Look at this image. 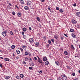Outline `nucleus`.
Segmentation results:
<instances>
[{
  "label": "nucleus",
  "instance_id": "25",
  "mask_svg": "<svg viewBox=\"0 0 80 80\" xmlns=\"http://www.w3.org/2000/svg\"><path fill=\"white\" fill-rule=\"evenodd\" d=\"M36 19L38 22H40V18L39 17H37Z\"/></svg>",
  "mask_w": 80,
  "mask_h": 80
},
{
  "label": "nucleus",
  "instance_id": "14",
  "mask_svg": "<svg viewBox=\"0 0 80 80\" xmlns=\"http://www.w3.org/2000/svg\"><path fill=\"white\" fill-rule=\"evenodd\" d=\"M55 63L57 65H58V66H59V65H60V63H59V62L58 61L55 62Z\"/></svg>",
  "mask_w": 80,
  "mask_h": 80
},
{
  "label": "nucleus",
  "instance_id": "23",
  "mask_svg": "<svg viewBox=\"0 0 80 80\" xmlns=\"http://www.w3.org/2000/svg\"><path fill=\"white\" fill-rule=\"evenodd\" d=\"M59 12H60V13H63V10L60 9L59 10Z\"/></svg>",
  "mask_w": 80,
  "mask_h": 80
},
{
  "label": "nucleus",
  "instance_id": "12",
  "mask_svg": "<svg viewBox=\"0 0 80 80\" xmlns=\"http://www.w3.org/2000/svg\"><path fill=\"white\" fill-rule=\"evenodd\" d=\"M24 8L26 10H28L29 8H28V6H25L24 7Z\"/></svg>",
  "mask_w": 80,
  "mask_h": 80
},
{
  "label": "nucleus",
  "instance_id": "6",
  "mask_svg": "<svg viewBox=\"0 0 80 80\" xmlns=\"http://www.w3.org/2000/svg\"><path fill=\"white\" fill-rule=\"evenodd\" d=\"M29 42H30V43H33L34 42V40H33V38H30V39H29Z\"/></svg>",
  "mask_w": 80,
  "mask_h": 80
},
{
  "label": "nucleus",
  "instance_id": "58",
  "mask_svg": "<svg viewBox=\"0 0 80 80\" xmlns=\"http://www.w3.org/2000/svg\"><path fill=\"white\" fill-rule=\"evenodd\" d=\"M26 46H25L24 45H22V47H23V48H25L26 47Z\"/></svg>",
  "mask_w": 80,
  "mask_h": 80
},
{
  "label": "nucleus",
  "instance_id": "35",
  "mask_svg": "<svg viewBox=\"0 0 80 80\" xmlns=\"http://www.w3.org/2000/svg\"><path fill=\"white\" fill-rule=\"evenodd\" d=\"M51 40L52 43H54L55 42V40L53 39H51Z\"/></svg>",
  "mask_w": 80,
  "mask_h": 80
},
{
  "label": "nucleus",
  "instance_id": "36",
  "mask_svg": "<svg viewBox=\"0 0 80 80\" xmlns=\"http://www.w3.org/2000/svg\"><path fill=\"white\" fill-rule=\"evenodd\" d=\"M4 60H5V61H9V59L8 58H4Z\"/></svg>",
  "mask_w": 80,
  "mask_h": 80
},
{
  "label": "nucleus",
  "instance_id": "7",
  "mask_svg": "<svg viewBox=\"0 0 80 80\" xmlns=\"http://www.w3.org/2000/svg\"><path fill=\"white\" fill-rule=\"evenodd\" d=\"M17 15L18 17H20L22 16V12H18L17 13Z\"/></svg>",
  "mask_w": 80,
  "mask_h": 80
},
{
  "label": "nucleus",
  "instance_id": "37",
  "mask_svg": "<svg viewBox=\"0 0 80 80\" xmlns=\"http://www.w3.org/2000/svg\"><path fill=\"white\" fill-rule=\"evenodd\" d=\"M10 33L11 35H13V33L12 31H10Z\"/></svg>",
  "mask_w": 80,
  "mask_h": 80
},
{
  "label": "nucleus",
  "instance_id": "30",
  "mask_svg": "<svg viewBox=\"0 0 80 80\" xmlns=\"http://www.w3.org/2000/svg\"><path fill=\"white\" fill-rule=\"evenodd\" d=\"M23 32H26V31H27V28H23Z\"/></svg>",
  "mask_w": 80,
  "mask_h": 80
},
{
  "label": "nucleus",
  "instance_id": "44",
  "mask_svg": "<svg viewBox=\"0 0 80 80\" xmlns=\"http://www.w3.org/2000/svg\"><path fill=\"white\" fill-rule=\"evenodd\" d=\"M48 10H49V11H50V12H52V11H51V9H50V8L49 7L48 8Z\"/></svg>",
  "mask_w": 80,
  "mask_h": 80
},
{
  "label": "nucleus",
  "instance_id": "54",
  "mask_svg": "<svg viewBox=\"0 0 80 80\" xmlns=\"http://www.w3.org/2000/svg\"><path fill=\"white\" fill-rule=\"evenodd\" d=\"M29 29L30 30H32V28H31V27H29Z\"/></svg>",
  "mask_w": 80,
  "mask_h": 80
},
{
  "label": "nucleus",
  "instance_id": "45",
  "mask_svg": "<svg viewBox=\"0 0 80 80\" xmlns=\"http://www.w3.org/2000/svg\"><path fill=\"white\" fill-rule=\"evenodd\" d=\"M29 60L30 62H32V58H29Z\"/></svg>",
  "mask_w": 80,
  "mask_h": 80
},
{
  "label": "nucleus",
  "instance_id": "27",
  "mask_svg": "<svg viewBox=\"0 0 80 80\" xmlns=\"http://www.w3.org/2000/svg\"><path fill=\"white\" fill-rule=\"evenodd\" d=\"M25 54L26 55H28L29 54V52L27 51H26L25 52Z\"/></svg>",
  "mask_w": 80,
  "mask_h": 80
},
{
  "label": "nucleus",
  "instance_id": "39",
  "mask_svg": "<svg viewBox=\"0 0 80 80\" xmlns=\"http://www.w3.org/2000/svg\"><path fill=\"white\" fill-rule=\"evenodd\" d=\"M24 60L25 61H28V58H26Z\"/></svg>",
  "mask_w": 80,
  "mask_h": 80
},
{
  "label": "nucleus",
  "instance_id": "53",
  "mask_svg": "<svg viewBox=\"0 0 80 80\" xmlns=\"http://www.w3.org/2000/svg\"><path fill=\"white\" fill-rule=\"evenodd\" d=\"M41 63L42 65H43V63H44V62H42V61L41 62V63Z\"/></svg>",
  "mask_w": 80,
  "mask_h": 80
},
{
  "label": "nucleus",
  "instance_id": "2",
  "mask_svg": "<svg viewBox=\"0 0 80 80\" xmlns=\"http://www.w3.org/2000/svg\"><path fill=\"white\" fill-rule=\"evenodd\" d=\"M40 45V43L38 42H36L34 46L35 47H39Z\"/></svg>",
  "mask_w": 80,
  "mask_h": 80
},
{
  "label": "nucleus",
  "instance_id": "10",
  "mask_svg": "<svg viewBox=\"0 0 80 80\" xmlns=\"http://www.w3.org/2000/svg\"><path fill=\"white\" fill-rule=\"evenodd\" d=\"M26 3L28 5H30V3H31V1H27Z\"/></svg>",
  "mask_w": 80,
  "mask_h": 80
},
{
  "label": "nucleus",
  "instance_id": "63",
  "mask_svg": "<svg viewBox=\"0 0 80 80\" xmlns=\"http://www.w3.org/2000/svg\"><path fill=\"white\" fill-rule=\"evenodd\" d=\"M76 43H78L79 42H78V40H77V41H76Z\"/></svg>",
  "mask_w": 80,
  "mask_h": 80
},
{
  "label": "nucleus",
  "instance_id": "60",
  "mask_svg": "<svg viewBox=\"0 0 80 80\" xmlns=\"http://www.w3.org/2000/svg\"><path fill=\"white\" fill-rule=\"evenodd\" d=\"M16 59L17 60V59H18L19 57L18 56L17 57H16Z\"/></svg>",
  "mask_w": 80,
  "mask_h": 80
},
{
  "label": "nucleus",
  "instance_id": "40",
  "mask_svg": "<svg viewBox=\"0 0 80 80\" xmlns=\"http://www.w3.org/2000/svg\"><path fill=\"white\" fill-rule=\"evenodd\" d=\"M65 75H64V74H62V75H61V77L62 78H63L65 77Z\"/></svg>",
  "mask_w": 80,
  "mask_h": 80
},
{
  "label": "nucleus",
  "instance_id": "38",
  "mask_svg": "<svg viewBox=\"0 0 80 80\" xmlns=\"http://www.w3.org/2000/svg\"><path fill=\"white\" fill-rule=\"evenodd\" d=\"M64 39V38H63V37H60V39L61 40H63Z\"/></svg>",
  "mask_w": 80,
  "mask_h": 80
},
{
  "label": "nucleus",
  "instance_id": "52",
  "mask_svg": "<svg viewBox=\"0 0 80 80\" xmlns=\"http://www.w3.org/2000/svg\"><path fill=\"white\" fill-rule=\"evenodd\" d=\"M20 50H21V52H23V49L22 48H20Z\"/></svg>",
  "mask_w": 80,
  "mask_h": 80
},
{
  "label": "nucleus",
  "instance_id": "16",
  "mask_svg": "<svg viewBox=\"0 0 80 80\" xmlns=\"http://www.w3.org/2000/svg\"><path fill=\"white\" fill-rule=\"evenodd\" d=\"M57 80H63V78L61 77H58L57 78Z\"/></svg>",
  "mask_w": 80,
  "mask_h": 80
},
{
  "label": "nucleus",
  "instance_id": "29",
  "mask_svg": "<svg viewBox=\"0 0 80 80\" xmlns=\"http://www.w3.org/2000/svg\"><path fill=\"white\" fill-rule=\"evenodd\" d=\"M38 72L39 73H42V72H43V71H42V70L40 69L39 71Z\"/></svg>",
  "mask_w": 80,
  "mask_h": 80
},
{
  "label": "nucleus",
  "instance_id": "5",
  "mask_svg": "<svg viewBox=\"0 0 80 80\" xmlns=\"http://www.w3.org/2000/svg\"><path fill=\"white\" fill-rule=\"evenodd\" d=\"M37 57L38 58V62H39V63H42V59H40V58L38 56Z\"/></svg>",
  "mask_w": 80,
  "mask_h": 80
},
{
  "label": "nucleus",
  "instance_id": "31",
  "mask_svg": "<svg viewBox=\"0 0 80 80\" xmlns=\"http://www.w3.org/2000/svg\"><path fill=\"white\" fill-rule=\"evenodd\" d=\"M15 48V45H12L11 46V48H12V49H14Z\"/></svg>",
  "mask_w": 80,
  "mask_h": 80
},
{
  "label": "nucleus",
  "instance_id": "59",
  "mask_svg": "<svg viewBox=\"0 0 80 80\" xmlns=\"http://www.w3.org/2000/svg\"><path fill=\"white\" fill-rule=\"evenodd\" d=\"M8 4H9V5H10V6H12V4L10 3V2H9Z\"/></svg>",
  "mask_w": 80,
  "mask_h": 80
},
{
  "label": "nucleus",
  "instance_id": "13",
  "mask_svg": "<svg viewBox=\"0 0 80 80\" xmlns=\"http://www.w3.org/2000/svg\"><path fill=\"white\" fill-rule=\"evenodd\" d=\"M71 48L73 50H74L75 49V48H74V47H73V45H71Z\"/></svg>",
  "mask_w": 80,
  "mask_h": 80
},
{
  "label": "nucleus",
  "instance_id": "15",
  "mask_svg": "<svg viewBox=\"0 0 80 80\" xmlns=\"http://www.w3.org/2000/svg\"><path fill=\"white\" fill-rule=\"evenodd\" d=\"M77 27L80 29V24H77Z\"/></svg>",
  "mask_w": 80,
  "mask_h": 80
},
{
  "label": "nucleus",
  "instance_id": "57",
  "mask_svg": "<svg viewBox=\"0 0 80 80\" xmlns=\"http://www.w3.org/2000/svg\"><path fill=\"white\" fill-rule=\"evenodd\" d=\"M34 64L33 63H32L31 64V65H32V67H33V66H34Z\"/></svg>",
  "mask_w": 80,
  "mask_h": 80
},
{
  "label": "nucleus",
  "instance_id": "49",
  "mask_svg": "<svg viewBox=\"0 0 80 80\" xmlns=\"http://www.w3.org/2000/svg\"><path fill=\"white\" fill-rule=\"evenodd\" d=\"M0 67L1 68H3V66H2V64L0 63Z\"/></svg>",
  "mask_w": 80,
  "mask_h": 80
},
{
  "label": "nucleus",
  "instance_id": "18",
  "mask_svg": "<svg viewBox=\"0 0 80 80\" xmlns=\"http://www.w3.org/2000/svg\"><path fill=\"white\" fill-rule=\"evenodd\" d=\"M22 63L23 64H24V66H27V63L25 61H23Z\"/></svg>",
  "mask_w": 80,
  "mask_h": 80
},
{
  "label": "nucleus",
  "instance_id": "48",
  "mask_svg": "<svg viewBox=\"0 0 80 80\" xmlns=\"http://www.w3.org/2000/svg\"><path fill=\"white\" fill-rule=\"evenodd\" d=\"M75 73L73 72L72 73V76H75Z\"/></svg>",
  "mask_w": 80,
  "mask_h": 80
},
{
  "label": "nucleus",
  "instance_id": "62",
  "mask_svg": "<svg viewBox=\"0 0 80 80\" xmlns=\"http://www.w3.org/2000/svg\"><path fill=\"white\" fill-rule=\"evenodd\" d=\"M22 35H24V32H22Z\"/></svg>",
  "mask_w": 80,
  "mask_h": 80
},
{
  "label": "nucleus",
  "instance_id": "21",
  "mask_svg": "<svg viewBox=\"0 0 80 80\" xmlns=\"http://www.w3.org/2000/svg\"><path fill=\"white\" fill-rule=\"evenodd\" d=\"M54 38H55L56 39H57V38H58V36L57 35H54Z\"/></svg>",
  "mask_w": 80,
  "mask_h": 80
},
{
  "label": "nucleus",
  "instance_id": "56",
  "mask_svg": "<svg viewBox=\"0 0 80 80\" xmlns=\"http://www.w3.org/2000/svg\"><path fill=\"white\" fill-rule=\"evenodd\" d=\"M74 80H78V78H75Z\"/></svg>",
  "mask_w": 80,
  "mask_h": 80
},
{
  "label": "nucleus",
  "instance_id": "22",
  "mask_svg": "<svg viewBox=\"0 0 80 80\" xmlns=\"http://www.w3.org/2000/svg\"><path fill=\"white\" fill-rule=\"evenodd\" d=\"M64 53L66 55H68V52L67 51H65L64 52Z\"/></svg>",
  "mask_w": 80,
  "mask_h": 80
},
{
  "label": "nucleus",
  "instance_id": "11",
  "mask_svg": "<svg viewBox=\"0 0 80 80\" xmlns=\"http://www.w3.org/2000/svg\"><path fill=\"white\" fill-rule=\"evenodd\" d=\"M10 77L9 76H5V79H6V80H8V79H9V78H10Z\"/></svg>",
  "mask_w": 80,
  "mask_h": 80
},
{
  "label": "nucleus",
  "instance_id": "50",
  "mask_svg": "<svg viewBox=\"0 0 80 80\" xmlns=\"http://www.w3.org/2000/svg\"><path fill=\"white\" fill-rule=\"evenodd\" d=\"M12 15H15V12H12Z\"/></svg>",
  "mask_w": 80,
  "mask_h": 80
},
{
  "label": "nucleus",
  "instance_id": "4",
  "mask_svg": "<svg viewBox=\"0 0 80 80\" xmlns=\"http://www.w3.org/2000/svg\"><path fill=\"white\" fill-rule=\"evenodd\" d=\"M71 36L73 38H76V35H75V32H72L71 33Z\"/></svg>",
  "mask_w": 80,
  "mask_h": 80
},
{
  "label": "nucleus",
  "instance_id": "24",
  "mask_svg": "<svg viewBox=\"0 0 80 80\" xmlns=\"http://www.w3.org/2000/svg\"><path fill=\"white\" fill-rule=\"evenodd\" d=\"M70 32H74V29H73L71 28L70 30Z\"/></svg>",
  "mask_w": 80,
  "mask_h": 80
},
{
  "label": "nucleus",
  "instance_id": "34",
  "mask_svg": "<svg viewBox=\"0 0 80 80\" xmlns=\"http://www.w3.org/2000/svg\"><path fill=\"white\" fill-rule=\"evenodd\" d=\"M34 62H36V60H37V58L36 57H35L34 58Z\"/></svg>",
  "mask_w": 80,
  "mask_h": 80
},
{
  "label": "nucleus",
  "instance_id": "47",
  "mask_svg": "<svg viewBox=\"0 0 80 80\" xmlns=\"http://www.w3.org/2000/svg\"><path fill=\"white\" fill-rule=\"evenodd\" d=\"M73 5L74 7H76V6L77 5V4L76 3H75Z\"/></svg>",
  "mask_w": 80,
  "mask_h": 80
},
{
  "label": "nucleus",
  "instance_id": "19",
  "mask_svg": "<svg viewBox=\"0 0 80 80\" xmlns=\"http://www.w3.org/2000/svg\"><path fill=\"white\" fill-rule=\"evenodd\" d=\"M45 64L46 65H48L49 64V62L48 61H46L45 62Z\"/></svg>",
  "mask_w": 80,
  "mask_h": 80
},
{
  "label": "nucleus",
  "instance_id": "20",
  "mask_svg": "<svg viewBox=\"0 0 80 80\" xmlns=\"http://www.w3.org/2000/svg\"><path fill=\"white\" fill-rule=\"evenodd\" d=\"M62 79H63V80H67V77L66 76H65Z\"/></svg>",
  "mask_w": 80,
  "mask_h": 80
},
{
  "label": "nucleus",
  "instance_id": "32",
  "mask_svg": "<svg viewBox=\"0 0 80 80\" xmlns=\"http://www.w3.org/2000/svg\"><path fill=\"white\" fill-rule=\"evenodd\" d=\"M48 43H49V44H51L52 42H51V40H48Z\"/></svg>",
  "mask_w": 80,
  "mask_h": 80
},
{
  "label": "nucleus",
  "instance_id": "8",
  "mask_svg": "<svg viewBox=\"0 0 80 80\" xmlns=\"http://www.w3.org/2000/svg\"><path fill=\"white\" fill-rule=\"evenodd\" d=\"M20 3L21 4H24V1L23 0H19Z\"/></svg>",
  "mask_w": 80,
  "mask_h": 80
},
{
  "label": "nucleus",
  "instance_id": "64",
  "mask_svg": "<svg viewBox=\"0 0 80 80\" xmlns=\"http://www.w3.org/2000/svg\"><path fill=\"white\" fill-rule=\"evenodd\" d=\"M12 56H13V57H15V54L14 53L12 54Z\"/></svg>",
  "mask_w": 80,
  "mask_h": 80
},
{
  "label": "nucleus",
  "instance_id": "3",
  "mask_svg": "<svg viewBox=\"0 0 80 80\" xmlns=\"http://www.w3.org/2000/svg\"><path fill=\"white\" fill-rule=\"evenodd\" d=\"M71 22L72 23V24L75 25V24L77 23V21L75 20V19H74L71 21Z\"/></svg>",
  "mask_w": 80,
  "mask_h": 80
},
{
  "label": "nucleus",
  "instance_id": "42",
  "mask_svg": "<svg viewBox=\"0 0 80 80\" xmlns=\"http://www.w3.org/2000/svg\"><path fill=\"white\" fill-rule=\"evenodd\" d=\"M43 40H47V38H46V37H43Z\"/></svg>",
  "mask_w": 80,
  "mask_h": 80
},
{
  "label": "nucleus",
  "instance_id": "33",
  "mask_svg": "<svg viewBox=\"0 0 80 80\" xmlns=\"http://www.w3.org/2000/svg\"><path fill=\"white\" fill-rule=\"evenodd\" d=\"M16 78H17L18 80H20V76H19L17 75V76H16Z\"/></svg>",
  "mask_w": 80,
  "mask_h": 80
},
{
  "label": "nucleus",
  "instance_id": "51",
  "mask_svg": "<svg viewBox=\"0 0 80 80\" xmlns=\"http://www.w3.org/2000/svg\"><path fill=\"white\" fill-rule=\"evenodd\" d=\"M15 7H17V8H18V9H19V8H18V6H17V5H16L15 6Z\"/></svg>",
  "mask_w": 80,
  "mask_h": 80
},
{
  "label": "nucleus",
  "instance_id": "1",
  "mask_svg": "<svg viewBox=\"0 0 80 80\" xmlns=\"http://www.w3.org/2000/svg\"><path fill=\"white\" fill-rule=\"evenodd\" d=\"M7 33H8L7 31H6L4 32H2V35H3V37H5L6 36H7Z\"/></svg>",
  "mask_w": 80,
  "mask_h": 80
},
{
  "label": "nucleus",
  "instance_id": "28",
  "mask_svg": "<svg viewBox=\"0 0 80 80\" xmlns=\"http://www.w3.org/2000/svg\"><path fill=\"white\" fill-rule=\"evenodd\" d=\"M20 77H21V78H23V77H24V75L23 74H20Z\"/></svg>",
  "mask_w": 80,
  "mask_h": 80
},
{
  "label": "nucleus",
  "instance_id": "55",
  "mask_svg": "<svg viewBox=\"0 0 80 80\" xmlns=\"http://www.w3.org/2000/svg\"><path fill=\"white\" fill-rule=\"evenodd\" d=\"M67 68H68V69H70V67H69V66H67Z\"/></svg>",
  "mask_w": 80,
  "mask_h": 80
},
{
  "label": "nucleus",
  "instance_id": "61",
  "mask_svg": "<svg viewBox=\"0 0 80 80\" xmlns=\"http://www.w3.org/2000/svg\"><path fill=\"white\" fill-rule=\"evenodd\" d=\"M0 58H1V59H3V58L2 57H0Z\"/></svg>",
  "mask_w": 80,
  "mask_h": 80
},
{
  "label": "nucleus",
  "instance_id": "9",
  "mask_svg": "<svg viewBox=\"0 0 80 80\" xmlns=\"http://www.w3.org/2000/svg\"><path fill=\"white\" fill-rule=\"evenodd\" d=\"M76 15L77 17H80V12H78L76 13Z\"/></svg>",
  "mask_w": 80,
  "mask_h": 80
},
{
  "label": "nucleus",
  "instance_id": "26",
  "mask_svg": "<svg viewBox=\"0 0 80 80\" xmlns=\"http://www.w3.org/2000/svg\"><path fill=\"white\" fill-rule=\"evenodd\" d=\"M16 52H17V53L18 54H20V51H19V50H16Z\"/></svg>",
  "mask_w": 80,
  "mask_h": 80
},
{
  "label": "nucleus",
  "instance_id": "17",
  "mask_svg": "<svg viewBox=\"0 0 80 80\" xmlns=\"http://www.w3.org/2000/svg\"><path fill=\"white\" fill-rule=\"evenodd\" d=\"M43 60L44 61H47V58L46 57H44L43 58Z\"/></svg>",
  "mask_w": 80,
  "mask_h": 80
},
{
  "label": "nucleus",
  "instance_id": "41",
  "mask_svg": "<svg viewBox=\"0 0 80 80\" xmlns=\"http://www.w3.org/2000/svg\"><path fill=\"white\" fill-rule=\"evenodd\" d=\"M63 35H64V36H65V37H66L68 38V36L67 35V34H65V33H63Z\"/></svg>",
  "mask_w": 80,
  "mask_h": 80
},
{
  "label": "nucleus",
  "instance_id": "43",
  "mask_svg": "<svg viewBox=\"0 0 80 80\" xmlns=\"http://www.w3.org/2000/svg\"><path fill=\"white\" fill-rule=\"evenodd\" d=\"M56 10H59V8L58 7H56Z\"/></svg>",
  "mask_w": 80,
  "mask_h": 80
},
{
  "label": "nucleus",
  "instance_id": "46",
  "mask_svg": "<svg viewBox=\"0 0 80 80\" xmlns=\"http://www.w3.org/2000/svg\"><path fill=\"white\" fill-rule=\"evenodd\" d=\"M33 68V67H29V70H32V69Z\"/></svg>",
  "mask_w": 80,
  "mask_h": 80
}]
</instances>
